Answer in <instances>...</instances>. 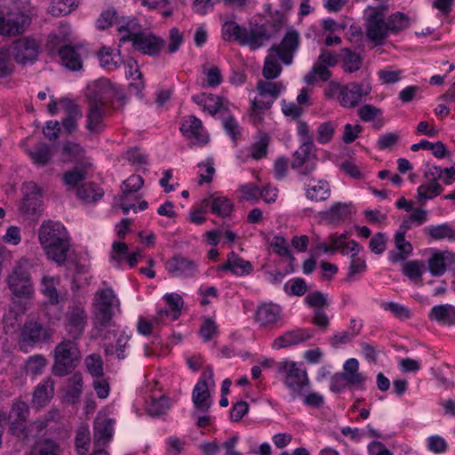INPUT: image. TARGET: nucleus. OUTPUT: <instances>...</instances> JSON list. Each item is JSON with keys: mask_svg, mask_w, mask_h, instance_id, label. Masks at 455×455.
Returning a JSON list of instances; mask_svg holds the SVG:
<instances>
[{"mask_svg": "<svg viewBox=\"0 0 455 455\" xmlns=\"http://www.w3.org/2000/svg\"><path fill=\"white\" fill-rule=\"evenodd\" d=\"M60 444L51 439L43 438L36 441L26 455H61Z\"/></svg>", "mask_w": 455, "mask_h": 455, "instance_id": "nucleus-30", "label": "nucleus"}, {"mask_svg": "<svg viewBox=\"0 0 455 455\" xmlns=\"http://www.w3.org/2000/svg\"><path fill=\"white\" fill-rule=\"evenodd\" d=\"M59 55L62 64L70 70L76 71L82 68L83 61L81 55L76 47L66 44L59 49Z\"/></svg>", "mask_w": 455, "mask_h": 455, "instance_id": "nucleus-29", "label": "nucleus"}, {"mask_svg": "<svg viewBox=\"0 0 455 455\" xmlns=\"http://www.w3.org/2000/svg\"><path fill=\"white\" fill-rule=\"evenodd\" d=\"M443 188L437 181H431L428 184L421 185L418 188V196L421 200L431 199L435 196L442 193Z\"/></svg>", "mask_w": 455, "mask_h": 455, "instance_id": "nucleus-58", "label": "nucleus"}, {"mask_svg": "<svg viewBox=\"0 0 455 455\" xmlns=\"http://www.w3.org/2000/svg\"><path fill=\"white\" fill-rule=\"evenodd\" d=\"M12 54L8 47L0 48V79L10 76L14 70Z\"/></svg>", "mask_w": 455, "mask_h": 455, "instance_id": "nucleus-44", "label": "nucleus"}, {"mask_svg": "<svg viewBox=\"0 0 455 455\" xmlns=\"http://www.w3.org/2000/svg\"><path fill=\"white\" fill-rule=\"evenodd\" d=\"M29 24V18L21 12L4 17L1 12L0 35L15 36L24 32Z\"/></svg>", "mask_w": 455, "mask_h": 455, "instance_id": "nucleus-17", "label": "nucleus"}, {"mask_svg": "<svg viewBox=\"0 0 455 455\" xmlns=\"http://www.w3.org/2000/svg\"><path fill=\"white\" fill-rule=\"evenodd\" d=\"M423 231L432 240H455V229L448 223L431 225L426 227Z\"/></svg>", "mask_w": 455, "mask_h": 455, "instance_id": "nucleus-35", "label": "nucleus"}, {"mask_svg": "<svg viewBox=\"0 0 455 455\" xmlns=\"http://www.w3.org/2000/svg\"><path fill=\"white\" fill-rule=\"evenodd\" d=\"M180 130L193 145L204 146L209 141V137L204 130L202 121L195 116L185 117Z\"/></svg>", "mask_w": 455, "mask_h": 455, "instance_id": "nucleus-14", "label": "nucleus"}, {"mask_svg": "<svg viewBox=\"0 0 455 455\" xmlns=\"http://www.w3.org/2000/svg\"><path fill=\"white\" fill-rule=\"evenodd\" d=\"M23 200L20 210L29 215H35L40 212L42 207V193L39 187L30 181L23 184Z\"/></svg>", "mask_w": 455, "mask_h": 455, "instance_id": "nucleus-15", "label": "nucleus"}, {"mask_svg": "<svg viewBox=\"0 0 455 455\" xmlns=\"http://www.w3.org/2000/svg\"><path fill=\"white\" fill-rule=\"evenodd\" d=\"M120 20L118 19L116 11L113 8L103 11L97 20V27L100 29H105L112 26L114 23L118 25Z\"/></svg>", "mask_w": 455, "mask_h": 455, "instance_id": "nucleus-57", "label": "nucleus"}, {"mask_svg": "<svg viewBox=\"0 0 455 455\" xmlns=\"http://www.w3.org/2000/svg\"><path fill=\"white\" fill-rule=\"evenodd\" d=\"M42 292L51 304L56 305L59 303V294L54 287L52 278L44 277L42 279Z\"/></svg>", "mask_w": 455, "mask_h": 455, "instance_id": "nucleus-61", "label": "nucleus"}, {"mask_svg": "<svg viewBox=\"0 0 455 455\" xmlns=\"http://www.w3.org/2000/svg\"><path fill=\"white\" fill-rule=\"evenodd\" d=\"M455 260V254L449 251H435L427 260L428 270L434 276L443 275L447 269V263Z\"/></svg>", "mask_w": 455, "mask_h": 455, "instance_id": "nucleus-25", "label": "nucleus"}, {"mask_svg": "<svg viewBox=\"0 0 455 455\" xmlns=\"http://www.w3.org/2000/svg\"><path fill=\"white\" fill-rule=\"evenodd\" d=\"M313 337V331L308 329H297L284 332L277 337L272 347L275 349H281L305 342Z\"/></svg>", "mask_w": 455, "mask_h": 455, "instance_id": "nucleus-20", "label": "nucleus"}, {"mask_svg": "<svg viewBox=\"0 0 455 455\" xmlns=\"http://www.w3.org/2000/svg\"><path fill=\"white\" fill-rule=\"evenodd\" d=\"M299 45V35L295 29L286 32L280 44L272 45L268 52H275L278 54L279 60L285 65L292 63L293 55Z\"/></svg>", "mask_w": 455, "mask_h": 455, "instance_id": "nucleus-12", "label": "nucleus"}, {"mask_svg": "<svg viewBox=\"0 0 455 455\" xmlns=\"http://www.w3.org/2000/svg\"><path fill=\"white\" fill-rule=\"evenodd\" d=\"M283 290L289 295L302 296L307 292V286L304 279L297 277L287 282Z\"/></svg>", "mask_w": 455, "mask_h": 455, "instance_id": "nucleus-52", "label": "nucleus"}, {"mask_svg": "<svg viewBox=\"0 0 455 455\" xmlns=\"http://www.w3.org/2000/svg\"><path fill=\"white\" fill-rule=\"evenodd\" d=\"M88 372L96 378L103 375V363L100 355H89L84 361Z\"/></svg>", "mask_w": 455, "mask_h": 455, "instance_id": "nucleus-50", "label": "nucleus"}, {"mask_svg": "<svg viewBox=\"0 0 455 455\" xmlns=\"http://www.w3.org/2000/svg\"><path fill=\"white\" fill-rule=\"evenodd\" d=\"M222 38L225 41H236L241 45H248L255 50L261 47L270 38L264 25L242 27L235 21H226L222 26Z\"/></svg>", "mask_w": 455, "mask_h": 455, "instance_id": "nucleus-4", "label": "nucleus"}, {"mask_svg": "<svg viewBox=\"0 0 455 455\" xmlns=\"http://www.w3.org/2000/svg\"><path fill=\"white\" fill-rule=\"evenodd\" d=\"M94 305L114 308L118 306V300L112 289H104L96 294Z\"/></svg>", "mask_w": 455, "mask_h": 455, "instance_id": "nucleus-54", "label": "nucleus"}, {"mask_svg": "<svg viewBox=\"0 0 455 455\" xmlns=\"http://www.w3.org/2000/svg\"><path fill=\"white\" fill-rule=\"evenodd\" d=\"M131 43L135 51L149 56L158 55L165 45V41L163 38L146 30Z\"/></svg>", "mask_w": 455, "mask_h": 455, "instance_id": "nucleus-13", "label": "nucleus"}, {"mask_svg": "<svg viewBox=\"0 0 455 455\" xmlns=\"http://www.w3.org/2000/svg\"><path fill=\"white\" fill-rule=\"evenodd\" d=\"M278 60L279 58L277 53L275 52H268L262 69V75L267 80L274 79L280 75L282 67L279 64Z\"/></svg>", "mask_w": 455, "mask_h": 455, "instance_id": "nucleus-36", "label": "nucleus"}, {"mask_svg": "<svg viewBox=\"0 0 455 455\" xmlns=\"http://www.w3.org/2000/svg\"><path fill=\"white\" fill-rule=\"evenodd\" d=\"M78 198L84 202H95L102 196V193H96L92 183H84L76 190Z\"/></svg>", "mask_w": 455, "mask_h": 455, "instance_id": "nucleus-53", "label": "nucleus"}, {"mask_svg": "<svg viewBox=\"0 0 455 455\" xmlns=\"http://www.w3.org/2000/svg\"><path fill=\"white\" fill-rule=\"evenodd\" d=\"M381 307L384 310L390 311L395 317L405 320L411 317V313L409 309L398 303L395 302H384L381 304Z\"/></svg>", "mask_w": 455, "mask_h": 455, "instance_id": "nucleus-63", "label": "nucleus"}, {"mask_svg": "<svg viewBox=\"0 0 455 455\" xmlns=\"http://www.w3.org/2000/svg\"><path fill=\"white\" fill-rule=\"evenodd\" d=\"M38 240L48 259L58 266L66 263L70 240L66 228L58 221H44L38 228Z\"/></svg>", "mask_w": 455, "mask_h": 455, "instance_id": "nucleus-2", "label": "nucleus"}, {"mask_svg": "<svg viewBox=\"0 0 455 455\" xmlns=\"http://www.w3.org/2000/svg\"><path fill=\"white\" fill-rule=\"evenodd\" d=\"M305 303L311 307L322 308L328 306L327 297L324 293L319 291H315L308 293L305 297Z\"/></svg>", "mask_w": 455, "mask_h": 455, "instance_id": "nucleus-62", "label": "nucleus"}, {"mask_svg": "<svg viewBox=\"0 0 455 455\" xmlns=\"http://www.w3.org/2000/svg\"><path fill=\"white\" fill-rule=\"evenodd\" d=\"M387 21L388 34H397L410 26L409 17L400 12L390 15Z\"/></svg>", "mask_w": 455, "mask_h": 455, "instance_id": "nucleus-42", "label": "nucleus"}, {"mask_svg": "<svg viewBox=\"0 0 455 455\" xmlns=\"http://www.w3.org/2000/svg\"><path fill=\"white\" fill-rule=\"evenodd\" d=\"M306 196L315 202L325 201L331 196V187L326 180H318L316 184L307 186Z\"/></svg>", "mask_w": 455, "mask_h": 455, "instance_id": "nucleus-34", "label": "nucleus"}, {"mask_svg": "<svg viewBox=\"0 0 455 455\" xmlns=\"http://www.w3.org/2000/svg\"><path fill=\"white\" fill-rule=\"evenodd\" d=\"M88 315L81 303L69 306L65 315V330L75 340L79 339L87 325Z\"/></svg>", "mask_w": 455, "mask_h": 455, "instance_id": "nucleus-9", "label": "nucleus"}, {"mask_svg": "<svg viewBox=\"0 0 455 455\" xmlns=\"http://www.w3.org/2000/svg\"><path fill=\"white\" fill-rule=\"evenodd\" d=\"M278 372L284 375L283 383L294 400L304 396V390L309 387V379L305 369L296 362L284 360L277 363Z\"/></svg>", "mask_w": 455, "mask_h": 455, "instance_id": "nucleus-6", "label": "nucleus"}, {"mask_svg": "<svg viewBox=\"0 0 455 455\" xmlns=\"http://www.w3.org/2000/svg\"><path fill=\"white\" fill-rule=\"evenodd\" d=\"M114 308L94 305V324L96 328L102 330L107 328L113 318Z\"/></svg>", "mask_w": 455, "mask_h": 455, "instance_id": "nucleus-41", "label": "nucleus"}, {"mask_svg": "<svg viewBox=\"0 0 455 455\" xmlns=\"http://www.w3.org/2000/svg\"><path fill=\"white\" fill-rule=\"evenodd\" d=\"M428 317L443 325H455V307L451 304L437 305L432 307Z\"/></svg>", "mask_w": 455, "mask_h": 455, "instance_id": "nucleus-28", "label": "nucleus"}, {"mask_svg": "<svg viewBox=\"0 0 455 455\" xmlns=\"http://www.w3.org/2000/svg\"><path fill=\"white\" fill-rule=\"evenodd\" d=\"M299 148L292 155L291 167L296 170L299 175L308 176L316 169L315 146L313 136L310 134L307 124L299 120L297 124Z\"/></svg>", "mask_w": 455, "mask_h": 455, "instance_id": "nucleus-3", "label": "nucleus"}, {"mask_svg": "<svg viewBox=\"0 0 455 455\" xmlns=\"http://www.w3.org/2000/svg\"><path fill=\"white\" fill-rule=\"evenodd\" d=\"M115 85L106 78L90 84L85 91L88 105L85 128L94 134L103 131L106 106L114 99Z\"/></svg>", "mask_w": 455, "mask_h": 455, "instance_id": "nucleus-1", "label": "nucleus"}, {"mask_svg": "<svg viewBox=\"0 0 455 455\" xmlns=\"http://www.w3.org/2000/svg\"><path fill=\"white\" fill-rule=\"evenodd\" d=\"M170 400L165 395H161L159 398H152L148 403L147 410L149 415L158 417L165 414L170 409Z\"/></svg>", "mask_w": 455, "mask_h": 455, "instance_id": "nucleus-45", "label": "nucleus"}, {"mask_svg": "<svg viewBox=\"0 0 455 455\" xmlns=\"http://www.w3.org/2000/svg\"><path fill=\"white\" fill-rule=\"evenodd\" d=\"M164 299L172 309V320H177L183 307L182 297L178 293L166 294Z\"/></svg>", "mask_w": 455, "mask_h": 455, "instance_id": "nucleus-60", "label": "nucleus"}, {"mask_svg": "<svg viewBox=\"0 0 455 455\" xmlns=\"http://www.w3.org/2000/svg\"><path fill=\"white\" fill-rule=\"evenodd\" d=\"M30 267L28 259H21L7 276L8 288L13 296L28 299L33 294V284L29 275Z\"/></svg>", "mask_w": 455, "mask_h": 455, "instance_id": "nucleus-7", "label": "nucleus"}, {"mask_svg": "<svg viewBox=\"0 0 455 455\" xmlns=\"http://www.w3.org/2000/svg\"><path fill=\"white\" fill-rule=\"evenodd\" d=\"M165 268L174 276L190 277L197 272V266L195 261L180 255L167 260Z\"/></svg>", "mask_w": 455, "mask_h": 455, "instance_id": "nucleus-19", "label": "nucleus"}, {"mask_svg": "<svg viewBox=\"0 0 455 455\" xmlns=\"http://www.w3.org/2000/svg\"><path fill=\"white\" fill-rule=\"evenodd\" d=\"M426 270L422 260H409L403 267V274L411 280L421 278Z\"/></svg>", "mask_w": 455, "mask_h": 455, "instance_id": "nucleus-47", "label": "nucleus"}, {"mask_svg": "<svg viewBox=\"0 0 455 455\" xmlns=\"http://www.w3.org/2000/svg\"><path fill=\"white\" fill-rule=\"evenodd\" d=\"M270 137L266 132H259L257 140L252 144L251 149V157L254 160H259L267 156Z\"/></svg>", "mask_w": 455, "mask_h": 455, "instance_id": "nucleus-37", "label": "nucleus"}, {"mask_svg": "<svg viewBox=\"0 0 455 455\" xmlns=\"http://www.w3.org/2000/svg\"><path fill=\"white\" fill-rule=\"evenodd\" d=\"M52 332L49 329H44L42 324L34 319H27L21 330L22 342L34 345L51 339Z\"/></svg>", "mask_w": 455, "mask_h": 455, "instance_id": "nucleus-16", "label": "nucleus"}, {"mask_svg": "<svg viewBox=\"0 0 455 455\" xmlns=\"http://www.w3.org/2000/svg\"><path fill=\"white\" fill-rule=\"evenodd\" d=\"M99 56L100 66L109 70L119 68L124 62L119 53L115 54L106 48L100 52Z\"/></svg>", "mask_w": 455, "mask_h": 455, "instance_id": "nucleus-43", "label": "nucleus"}, {"mask_svg": "<svg viewBox=\"0 0 455 455\" xmlns=\"http://www.w3.org/2000/svg\"><path fill=\"white\" fill-rule=\"evenodd\" d=\"M331 76V72L328 68L317 61L313 65L312 69L304 76V81L307 84H314L317 79L326 82Z\"/></svg>", "mask_w": 455, "mask_h": 455, "instance_id": "nucleus-40", "label": "nucleus"}, {"mask_svg": "<svg viewBox=\"0 0 455 455\" xmlns=\"http://www.w3.org/2000/svg\"><path fill=\"white\" fill-rule=\"evenodd\" d=\"M368 39L376 44H381L388 36L387 21L384 9L370 8L365 22Z\"/></svg>", "mask_w": 455, "mask_h": 455, "instance_id": "nucleus-8", "label": "nucleus"}, {"mask_svg": "<svg viewBox=\"0 0 455 455\" xmlns=\"http://www.w3.org/2000/svg\"><path fill=\"white\" fill-rule=\"evenodd\" d=\"M192 400L195 405L192 416H196L198 413L208 412L212 403L210 401L208 384L204 379H199L193 389Z\"/></svg>", "mask_w": 455, "mask_h": 455, "instance_id": "nucleus-21", "label": "nucleus"}, {"mask_svg": "<svg viewBox=\"0 0 455 455\" xmlns=\"http://www.w3.org/2000/svg\"><path fill=\"white\" fill-rule=\"evenodd\" d=\"M8 48L17 63L27 64L36 60L39 44L35 39L23 37L14 41Z\"/></svg>", "mask_w": 455, "mask_h": 455, "instance_id": "nucleus-11", "label": "nucleus"}, {"mask_svg": "<svg viewBox=\"0 0 455 455\" xmlns=\"http://www.w3.org/2000/svg\"><path fill=\"white\" fill-rule=\"evenodd\" d=\"M371 90V87L365 82L348 83L342 85L340 96L338 97L339 101L344 108H354L363 100V98L370 93Z\"/></svg>", "mask_w": 455, "mask_h": 455, "instance_id": "nucleus-10", "label": "nucleus"}, {"mask_svg": "<svg viewBox=\"0 0 455 455\" xmlns=\"http://www.w3.org/2000/svg\"><path fill=\"white\" fill-rule=\"evenodd\" d=\"M335 133V125L328 121L321 124L317 128L316 140L320 144H325L331 140Z\"/></svg>", "mask_w": 455, "mask_h": 455, "instance_id": "nucleus-59", "label": "nucleus"}, {"mask_svg": "<svg viewBox=\"0 0 455 455\" xmlns=\"http://www.w3.org/2000/svg\"><path fill=\"white\" fill-rule=\"evenodd\" d=\"M347 379L349 386L363 390L364 383L367 377L359 371V362L355 358L347 359L343 364V371L341 372Z\"/></svg>", "mask_w": 455, "mask_h": 455, "instance_id": "nucleus-24", "label": "nucleus"}, {"mask_svg": "<svg viewBox=\"0 0 455 455\" xmlns=\"http://www.w3.org/2000/svg\"><path fill=\"white\" fill-rule=\"evenodd\" d=\"M54 363L52 372L58 377L70 374L81 360V353L76 340L63 339L54 348Z\"/></svg>", "mask_w": 455, "mask_h": 455, "instance_id": "nucleus-5", "label": "nucleus"}, {"mask_svg": "<svg viewBox=\"0 0 455 455\" xmlns=\"http://www.w3.org/2000/svg\"><path fill=\"white\" fill-rule=\"evenodd\" d=\"M84 150L80 144L66 141L61 148V160L65 163L74 162L84 156Z\"/></svg>", "mask_w": 455, "mask_h": 455, "instance_id": "nucleus-39", "label": "nucleus"}, {"mask_svg": "<svg viewBox=\"0 0 455 455\" xmlns=\"http://www.w3.org/2000/svg\"><path fill=\"white\" fill-rule=\"evenodd\" d=\"M114 419H97L94 423V442L98 447L104 446L112 438Z\"/></svg>", "mask_w": 455, "mask_h": 455, "instance_id": "nucleus-26", "label": "nucleus"}, {"mask_svg": "<svg viewBox=\"0 0 455 455\" xmlns=\"http://www.w3.org/2000/svg\"><path fill=\"white\" fill-rule=\"evenodd\" d=\"M282 87L281 84L270 81H259L257 84L260 97H270V100L273 101L278 97Z\"/></svg>", "mask_w": 455, "mask_h": 455, "instance_id": "nucleus-48", "label": "nucleus"}, {"mask_svg": "<svg viewBox=\"0 0 455 455\" xmlns=\"http://www.w3.org/2000/svg\"><path fill=\"white\" fill-rule=\"evenodd\" d=\"M74 0H52L48 12L52 16H63L71 12Z\"/></svg>", "mask_w": 455, "mask_h": 455, "instance_id": "nucleus-51", "label": "nucleus"}, {"mask_svg": "<svg viewBox=\"0 0 455 455\" xmlns=\"http://www.w3.org/2000/svg\"><path fill=\"white\" fill-rule=\"evenodd\" d=\"M86 179V171L76 166L74 169L66 172L63 174V182L70 188L76 187L80 182Z\"/></svg>", "mask_w": 455, "mask_h": 455, "instance_id": "nucleus-49", "label": "nucleus"}, {"mask_svg": "<svg viewBox=\"0 0 455 455\" xmlns=\"http://www.w3.org/2000/svg\"><path fill=\"white\" fill-rule=\"evenodd\" d=\"M118 31L124 34L120 37V42H132L137 36L140 35L143 30L141 26L136 20H124V18L118 22Z\"/></svg>", "mask_w": 455, "mask_h": 455, "instance_id": "nucleus-33", "label": "nucleus"}, {"mask_svg": "<svg viewBox=\"0 0 455 455\" xmlns=\"http://www.w3.org/2000/svg\"><path fill=\"white\" fill-rule=\"evenodd\" d=\"M233 209V204L227 197L217 196L212 200V212L220 217L229 216Z\"/></svg>", "mask_w": 455, "mask_h": 455, "instance_id": "nucleus-46", "label": "nucleus"}, {"mask_svg": "<svg viewBox=\"0 0 455 455\" xmlns=\"http://www.w3.org/2000/svg\"><path fill=\"white\" fill-rule=\"evenodd\" d=\"M29 156L34 164L38 166H45L51 161L52 152L47 144L40 142L36 145L32 151H30Z\"/></svg>", "mask_w": 455, "mask_h": 455, "instance_id": "nucleus-38", "label": "nucleus"}, {"mask_svg": "<svg viewBox=\"0 0 455 455\" xmlns=\"http://www.w3.org/2000/svg\"><path fill=\"white\" fill-rule=\"evenodd\" d=\"M281 307L274 303H265L258 307L255 319L262 327L272 328L281 317Z\"/></svg>", "mask_w": 455, "mask_h": 455, "instance_id": "nucleus-22", "label": "nucleus"}, {"mask_svg": "<svg viewBox=\"0 0 455 455\" xmlns=\"http://www.w3.org/2000/svg\"><path fill=\"white\" fill-rule=\"evenodd\" d=\"M54 395V380L52 378L43 379L33 392L32 406L39 409L46 406Z\"/></svg>", "mask_w": 455, "mask_h": 455, "instance_id": "nucleus-23", "label": "nucleus"}, {"mask_svg": "<svg viewBox=\"0 0 455 455\" xmlns=\"http://www.w3.org/2000/svg\"><path fill=\"white\" fill-rule=\"evenodd\" d=\"M339 58L342 62V68L347 73H354L361 68L363 59L349 48L341 49Z\"/></svg>", "mask_w": 455, "mask_h": 455, "instance_id": "nucleus-32", "label": "nucleus"}, {"mask_svg": "<svg viewBox=\"0 0 455 455\" xmlns=\"http://www.w3.org/2000/svg\"><path fill=\"white\" fill-rule=\"evenodd\" d=\"M49 419L46 418H41L28 426L27 434L25 438L29 439L31 437H36L42 434V432L48 427Z\"/></svg>", "mask_w": 455, "mask_h": 455, "instance_id": "nucleus-64", "label": "nucleus"}, {"mask_svg": "<svg viewBox=\"0 0 455 455\" xmlns=\"http://www.w3.org/2000/svg\"><path fill=\"white\" fill-rule=\"evenodd\" d=\"M46 363L45 357L41 355L30 356L26 363V371L32 375L41 374Z\"/></svg>", "mask_w": 455, "mask_h": 455, "instance_id": "nucleus-55", "label": "nucleus"}, {"mask_svg": "<svg viewBox=\"0 0 455 455\" xmlns=\"http://www.w3.org/2000/svg\"><path fill=\"white\" fill-rule=\"evenodd\" d=\"M144 184V180L140 175L133 174L123 181L122 196L117 201V204L122 209L124 214H128L130 210L134 208V204L129 203V196L132 193L139 191Z\"/></svg>", "mask_w": 455, "mask_h": 455, "instance_id": "nucleus-18", "label": "nucleus"}, {"mask_svg": "<svg viewBox=\"0 0 455 455\" xmlns=\"http://www.w3.org/2000/svg\"><path fill=\"white\" fill-rule=\"evenodd\" d=\"M351 214V204L337 203L333 204L328 211L323 212V218L329 223L332 224L348 219Z\"/></svg>", "mask_w": 455, "mask_h": 455, "instance_id": "nucleus-31", "label": "nucleus"}, {"mask_svg": "<svg viewBox=\"0 0 455 455\" xmlns=\"http://www.w3.org/2000/svg\"><path fill=\"white\" fill-rule=\"evenodd\" d=\"M218 270H228L236 275H249L252 270L250 261L238 257L234 251L228 255L226 263L218 267Z\"/></svg>", "mask_w": 455, "mask_h": 455, "instance_id": "nucleus-27", "label": "nucleus"}, {"mask_svg": "<svg viewBox=\"0 0 455 455\" xmlns=\"http://www.w3.org/2000/svg\"><path fill=\"white\" fill-rule=\"evenodd\" d=\"M75 444L80 455H84L90 446V435L87 427H81L76 435Z\"/></svg>", "mask_w": 455, "mask_h": 455, "instance_id": "nucleus-56", "label": "nucleus"}]
</instances>
